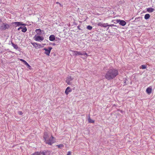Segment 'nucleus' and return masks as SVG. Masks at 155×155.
I'll use <instances>...</instances> for the list:
<instances>
[{
    "label": "nucleus",
    "instance_id": "nucleus-6",
    "mask_svg": "<svg viewBox=\"0 0 155 155\" xmlns=\"http://www.w3.org/2000/svg\"><path fill=\"white\" fill-rule=\"evenodd\" d=\"M52 49V47H48V49L46 48H45L43 49V50L45 51V54L49 56L50 52L51 51V50Z\"/></svg>",
    "mask_w": 155,
    "mask_h": 155
},
{
    "label": "nucleus",
    "instance_id": "nucleus-5",
    "mask_svg": "<svg viewBox=\"0 0 155 155\" xmlns=\"http://www.w3.org/2000/svg\"><path fill=\"white\" fill-rule=\"evenodd\" d=\"M34 40L36 41H42L44 40V37L42 36L35 35L34 37Z\"/></svg>",
    "mask_w": 155,
    "mask_h": 155
},
{
    "label": "nucleus",
    "instance_id": "nucleus-21",
    "mask_svg": "<svg viewBox=\"0 0 155 155\" xmlns=\"http://www.w3.org/2000/svg\"><path fill=\"white\" fill-rule=\"evenodd\" d=\"M88 122L90 123H94V120L91 118L89 117V118H88Z\"/></svg>",
    "mask_w": 155,
    "mask_h": 155
},
{
    "label": "nucleus",
    "instance_id": "nucleus-20",
    "mask_svg": "<svg viewBox=\"0 0 155 155\" xmlns=\"http://www.w3.org/2000/svg\"><path fill=\"white\" fill-rule=\"evenodd\" d=\"M27 31V29L26 28V27L23 26L21 28V31L23 32H25Z\"/></svg>",
    "mask_w": 155,
    "mask_h": 155
},
{
    "label": "nucleus",
    "instance_id": "nucleus-11",
    "mask_svg": "<svg viewBox=\"0 0 155 155\" xmlns=\"http://www.w3.org/2000/svg\"><path fill=\"white\" fill-rule=\"evenodd\" d=\"M98 26H100L101 27H106L108 26V24L107 23H102L99 22L98 24Z\"/></svg>",
    "mask_w": 155,
    "mask_h": 155
},
{
    "label": "nucleus",
    "instance_id": "nucleus-33",
    "mask_svg": "<svg viewBox=\"0 0 155 155\" xmlns=\"http://www.w3.org/2000/svg\"><path fill=\"white\" fill-rule=\"evenodd\" d=\"M1 21V20L0 19V22Z\"/></svg>",
    "mask_w": 155,
    "mask_h": 155
},
{
    "label": "nucleus",
    "instance_id": "nucleus-7",
    "mask_svg": "<svg viewBox=\"0 0 155 155\" xmlns=\"http://www.w3.org/2000/svg\"><path fill=\"white\" fill-rule=\"evenodd\" d=\"M115 21H116L117 23H119V25L121 26H124L126 25V22L124 20L117 19L115 20Z\"/></svg>",
    "mask_w": 155,
    "mask_h": 155
},
{
    "label": "nucleus",
    "instance_id": "nucleus-32",
    "mask_svg": "<svg viewBox=\"0 0 155 155\" xmlns=\"http://www.w3.org/2000/svg\"><path fill=\"white\" fill-rule=\"evenodd\" d=\"M109 29V28H107V30H108Z\"/></svg>",
    "mask_w": 155,
    "mask_h": 155
},
{
    "label": "nucleus",
    "instance_id": "nucleus-31",
    "mask_svg": "<svg viewBox=\"0 0 155 155\" xmlns=\"http://www.w3.org/2000/svg\"><path fill=\"white\" fill-rule=\"evenodd\" d=\"M22 27H20L19 28H18V30L19 31L20 30V29H21Z\"/></svg>",
    "mask_w": 155,
    "mask_h": 155
},
{
    "label": "nucleus",
    "instance_id": "nucleus-28",
    "mask_svg": "<svg viewBox=\"0 0 155 155\" xmlns=\"http://www.w3.org/2000/svg\"><path fill=\"white\" fill-rule=\"evenodd\" d=\"M116 26V25H114L113 24H111V25H108V26L110 27V26Z\"/></svg>",
    "mask_w": 155,
    "mask_h": 155
},
{
    "label": "nucleus",
    "instance_id": "nucleus-18",
    "mask_svg": "<svg viewBox=\"0 0 155 155\" xmlns=\"http://www.w3.org/2000/svg\"><path fill=\"white\" fill-rule=\"evenodd\" d=\"M12 46H13V47L14 48V49H15L16 50H17L18 49V45H15L12 42Z\"/></svg>",
    "mask_w": 155,
    "mask_h": 155
},
{
    "label": "nucleus",
    "instance_id": "nucleus-3",
    "mask_svg": "<svg viewBox=\"0 0 155 155\" xmlns=\"http://www.w3.org/2000/svg\"><path fill=\"white\" fill-rule=\"evenodd\" d=\"M71 51L73 53L74 55H86V56H87V54L86 53L84 52L83 51Z\"/></svg>",
    "mask_w": 155,
    "mask_h": 155
},
{
    "label": "nucleus",
    "instance_id": "nucleus-26",
    "mask_svg": "<svg viewBox=\"0 0 155 155\" xmlns=\"http://www.w3.org/2000/svg\"><path fill=\"white\" fill-rule=\"evenodd\" d=\"M25 65H26V66H27L28 69H31V67L30 65L28 64V63Z\"/></svg>",
    "mask_w": 155,
    "mask_h": 155
},
{
    "label": "nucleus",
    "instance_id": "nucleus-23",
    "mask_svg": "<svg viewBox=\"0 0 155 155\" xmlns=\"http://www.w3.org/2000/svg\"><path fill=\"white\" fill-rule=\"evenodd\" d=\"M58 148H61L64 147V145L62 144H60L58 145H57Z\"/></svg>",
    "mask_w": 155,
    "mask_h": 155
},
{
    "label": "nucleus",
    "instance_id": "nucleus-9",
    "mask_svg": "<svg viewBox=\"0 0 155 155\" xmlns=\"http://www.w3.org/2000/svg\"><path fill=\"white\" fill-rule=\"evenodd\" d=\"M73 80V78L70 76H68L67 78V79L66 80V82L68 85H70L71 81Z\"/></svg>",
    "mask_w": 155,
    "mask_h": 155
},
{
    "label": "nucleus",
    "instance_id": "nucleus-1",
    "mask_svg": "<svg viewBox=\"0 0 155 155\" xmlns=\"http://www.w3.org/2000/svg\"><path fill=\"white\" fill-rule=\"evenodd\" d=\"M118 74V70L117 69L112 68L108 69L106 73L105 77L108 80H111L116 77Z\"/></svg>",
    "mask_w": 155,
    "mask_h": 155
},
{
    "label": "nucleus",
    "instance_id": "nucleus-25",
    "mask_svg": "<svg viewBox=\"0 0 155 155\" xmlns=\"http://www.w3.org/2000/svg\"><path fill=\"white\" fill-rule=\"evenodd\" d=\"M87 28L88 30H91L92 28V27L91 25H88L87 27Z\"/></svg>",
    "mask_w": 155,
    "mask_h": 155
},
{
    "label": "nucleus",
    "instance_id": "nucleus-8",
    "mask_svg": "<svg viewBox=\"0 0 155 155\" xmlns=\"http://www.w3.org/2000/svg\"><path fill=\"white\" fill-rule=\"evenodd\" d=\"M31 44L35 47V48H38L41 47V45L40 44H38L36 42H31Z\"/></svg>",
    "mask_w": 155,
    "mask_h": 155
},
{
    "label": "nucleus",
    "instance_id": "nucleus-17",
    "mask_svg": "<svg viewBox=\"0 0 155 155\" xmlns=\"http://www.w3.org/2000/svg\"><path fill=\"white\" fill-rule=\"evenodd\" d=\"M55 40L54 36L53 35H51L49 37V40L51 41H53Z\"/></svg>",
    "mask_w": 155,
    "mask_h": 155
},
{
    "label": "nucleus",
    "instance_id": "nucleus-22",
    "mask_svg": "<svg viewBox=\"0 0 155 155\" xmlns=\"http://www.w3.org/2000/svg\"><path fill=\"white\" fill-rule=\"evenodd\" d=\"M41 152H36L32 154V155H42V154H41Z\"/></svg>",
    "mask_w": 155,
    "mask_h": 155
},
{
    "label": "nucleus",
    "instance_id": "nucleus-19",
    "mask_svg": "<svg viewBox=\"0 0 155 155\" xmlns=\"http://www.w3.org/2000/svg\"><path fill=\"white\" fill-rule=\"evenodd\" d=\"M150 15L149 14H146L144 16V18L145 19H148L150 18Z\"/></svg>",
    "mask_w": 155,
    "mask_h": 155
},
{
    "label": "nucleus",
    "instance_id": "nucleus-10",
    "mask_svg": "<svg viewBox=\"0 0 155 155\" xmlns=\"http://www.w3.org/2000/svg\"><path fill=\"white\" fill-rule=\"evenodd\" d=\"M13 24H15V25H16V27L19 26L21 25L24 26L25 25V24H23L22 22H15L13 23Z\"/></svg>",
    "mask_w": 155,
    "mask_h": 155
},
{
    "label": "nucleus",
    "instance_id": "nucleus-15",
    "mask_svg": "<svg viewBox=\"0 0 155 155\" xmlns=\"http://www.w3.org/2000/svg\"><path fill=\"white\" fill-rule=\"evenodd\" d=\"M152 88L150 87H148L146 89V92L148 94H150L151 93Z\"/></svg>",
    "mask_w": 155,
    "mask_h": 155
},
{
    "label": "nucleus",
    "instance_id": "nucleus-2",
    "mask_svg": "<svg viewBox=\"0 0 155 155\" xmlns=\"http://www.w3.org/2000/svg\"><path fill=\"white\" fill-rule=\"evenodd\" d=\"M43 138L45 140V143L48 144L50 145H51L55 142L54 140V138L52 136H51V137H49L48 134L46 132L45 133Z\"/></svg>",
    "mask_w": 155,
    "mask_h": 155
},
{
    "label": "nucleus",
    "instance_id": "nucleus-12",
    "mask_svg": "<svg viewBox=\"0 0 155 155\" xmlns=\"http://www.w3.org/2000/svg\"><path fill=\"white\" fill-rule=\"evenodd\" d=\"M51 152L50 151H43L41 153L42 155H49L51 154Z\"/></svg>",
    "mask_w": 155,
    "mask_h": 155
},
{
    "label": "nucleus",
    "instance_id": "nucleus-16",
    "mask_svg": "<svg viewBox=\"0 0 155 155\" xmlns=\"http://www.w3.org/2000/svg\"><path fill=\"white\" fill-rule=\"evenodd\" d=\"M35 32H36L37 35H41V31L40 29H36Z\"/></svg>",
    "mask_w": 155,
    "mask_h": 155
},
{
    "label": "nucleus",
    "instance_id": "nucleus-27",
    "mask_svg": "<svg viewBox=\"0 0 155 155\" xmlns=\"http://www.w3.org/2000/svg\"><path fill=\"white\" fill-rule=\"evenodd\" d=\"M141 68L142 69H145L146 68V66L144 65H142L141 66Z\"/></svg>",
    "mask_w": 155,
    "mask_h": 155
},
{
    "label": "nucleus",
    "instance_id": "nucleus-34",
    "mask_svg": "<svg viewBox=\"0 0 155 155\" xmlns=\"http://www.w3.org/2000/svg\"><path fill=\"white\" fill-rule=\"evenodd\" d=\"M137 18H135V19H137Z\"/></svg>",
    "mask_w": 155,
    "mask_h": 155
},
{
    "label": "nucleus",
    "instance_id": "nucleus-29",
    "mask_svg": "<svg viewBox=\"0 0 155 155\" xmlns=\"http://www.w3.org/2000/svg\"><path fill=\"white\" fill-rule=\"evenodd\" d=\"M18 114H19L20 115H21L22 114V113L21 111L18 112Z\"/></svg>",
    "mask_w": 155,
    "mask_h": 155
},
{
    "label": "nucleus",
    "instance_id": "nucleus-13",
    "mask_svg": "<svg viewBox=\"0 0 155 155\" xmlns=\"http://www.w3.org/2000/svg\"><path fill=\"white\" fill-rule=\"evenodd\" d=\"M146 10L147 12L149 13H151L155 11L154 9L152 8H147Z\"/></svg>",
    "mask_w": 155,
    "mask_h": 155
},
{
    "label": "nucleus",
    "instance_id": "nucleus-24",
    "mask_svg": "<svg viewBox=\"0 0 155 155\" xmlns=\"http://www.w3.org/2000/svg\"><path fill=\"white\" fill-rule=\"evenodd\" d=\"M20 60L24 63L25 64H27L28 63L26 61L22 59H20Z\"/></svg>",
    "mask_w": 155,
    "mask_h": 155
},
{
    "label": "nucleus",
    "instance_id": "nucleus-4",
    "mask_svg": "<svg viewBox=\"0 0 155 155\" xmlns=\"http://www.w3.org/2000/svg\"><path fill=\"white\" fill-rule=\"evenodd\" d=\"M10 27V25L8 24L5 23H3L2 25L0 27V29L2 30H5L8 29Z\"/></svg>",
    "mask_w": 155,
    "mask_h": 155
},
{
    "label": "nucleus",
    "instance_id": "nucleus-14",
    "mask_svg": "<svg viewBox=\"0 0 155 155\" xmlns=\"http://www.w3.org/2000/svg\"><path fill=\"white\" fill-rule=\"evenodd\" d=\"M71 90L70 88V87H68L67 88H66L65 91V93L67 95L69 93L71 92Z\"/></svg>",
    "mask_w": 155,
    "mask_h": 155
},
{
    "label": "nucleus",
    "instance_id": "nucleus-30",
    "mask_svg": "<svg viewBox=\"0 0 155 155\" xmlns=\"http://www.w3.org/2000/svg\"><path fill=\"white\" fill-rule=\"evenodd\" d=\"M71 154V153L70 151H68V153L67 154V155H70Z\"/></svg>",
    "mask_w": 155,
    "mask_h": 155
}]
</instances>
